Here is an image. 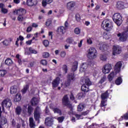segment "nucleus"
<instances>
[{
  "mask_svg": "<svg viewBox=\"0 0 128 128\" xmlns=\"http://www.w3.org/2000/svg\"><path fill=\"white\" fill-rule=\"evenodd\" d=\"M101 26L105 30H106V32L112 30V28H114L112 22L108 19H106L103 20Z\"/></svg>",
  "mask_w": 128,
  "mask_h": 128,
  "instance_id": "f257e3e1",
  "label": "nucleus"
},
{
  "mask_svg": "<svg viewBox=\"0 0 128 128\" xmlns=\"http://www.w3.org/2000/svg\"><path fill=\"white\" fill-rule=\"evenodd\" d=\"M62 106H67L70 110H72V105L70 104V101L68 94H66L63 96L62 100Z\"/></svg>",
  "mask_w": 128,
  "mask_h": 128,
  "instance_id": "f03ea898",
  "label": "nucleus"
},
{
  "mask_svg": "<svg viewBox=\"0 0 128 128\" xmlns=\"http://www.w3.org/2000/svg\"><path fill=\"white\" fill-rule=\"evenodd\" d=\"M26 14V10L24 8L17 10L16 14H18V22H24V16Z\"/></svg>",
  "mask_w": 128,
  "mask_h": 128,
  "instance_id": "7ed1b4c3",
  "label": "nucleus"
},
{
  "mask_svg": "<svg viewBox=\"0 0 128 128\" xmlns=\"http://www.w3.org/2000/svg\"><path fill=\"white\" fill-rule=\"evenodd\" d=\"M92 82H90V78L86 79L85 84H82L81 86V90L84 92H88L90 90L88 86H92Z\"/></svg>",
  "mask_w": 128,
  "mask_h": 128,
  "instance_id": "20e7f679",
  "label": "nucleus"
},
{
  "mask_svg": "<svg viewBox=\"0 0 128 128\" xmlns=\"http://www.w3.org/2000/svg\"><path fill=\"white\" fill-rule=\"evenodd\" d=\"M96 50L94 48H90L89 49L87 57L90 60H94L96 58Z\"/></svg>",
  "mask_w": 128,
  "mask_h": 128,
  "instance_id": "39448f33",
  "label": "nucleus"
},
{
  "mask_svg": "<svg viewBox=\"0 0 128 128\" xmlns=\"http://www.w3.org/2000/svg\"><path fill=\"white\" fill-rule=\"evenodd\" d=\"M112 20L115 24H117V26H120L122 24V16L120 13H115L112 16Z\"/></svg>",
  "mask_w": 128,
  "mask_h": 128,
  "instance_id": "423d86ee",
  "label": "nucleus"
},
{
  "mask_svg": "<svg viewBox=\"0 0 128 128\" xmlns=\"http://www.w3.org/2000/svg\"><path fill=\"white\" fill-rule=\"evenodd\" d=\"M40 114H42V110H40V107L37 106L34 111V118L36 122H40Z\"/></svg>",
  "mask_w": 128,
  "mask_h": 128,
  "instance_id": "0eeeda50",
  "label": "nucleus"
},
{
  "mask_svg": "<svg viewBox=\"0 0 128 128\" xmlns=\"http://www.w3.org/2000/svg\"><path fill=\"white\" fill-rule=\"evenodd\" d=\"M2 105L4 106L6 108H10L12 104V100L8 98L4 99L2 102Z\"/></svg>",
  "mask_w": 128,
  "mask_h": 128,
  "instance_id": "6e6552de",
  "label": "nucleus"
},
{
  "mask_svg": "<svg viewBox=\"0 0 128 128\" xmlns=\"http://www.w3.org/2000/svg\"><path fill=\"white\" fill-rule=\"evenodd\" d=\"M54 118L48 116L45 119V124L47 126H52V124H54Z\"/></svg>",
  "mask_w": 128,
  "mask_h": 128,
  "instance_id": "1a4fd4ad",
  "label": "nucleus"
},
{
  "mask_svg": "<svg viewBox=\"0 0 128 128\" xmlns=\"http://www.w3.org/2000/svg\"><path fill=\"white\" fill-rule=\"evenodd\" d=\"M110 70H112V64H108L104 66L102 72L103 74H108L110 72Z\"/></svg>",
  "mask_w": 128,
  "mask_h": 128,
  "instance_id": "9d476101",
  "label": "nucleus"
},
{
  "mask_svg": "<svg viewBox=\"0 0 128 128\" xmlns=\"http://www.w3.org/2000/svg\"><path fill=\"white\" fill-rule=\"evenodd\" d=\"M122 52V48L118 46H114L112 48V54L113 56H116L120 54Z\"/></svg>",
  "mask_w": 128,
  "mask_h": 128,
  "instance_id": "9b49d317",
  "label": "nucleus"
},
{
  "mask_svg": "<svg viewBox=\"0 0 128 128\" xmlns=\"http://www.w3.org/2000/svg\"><path fill=\"white\" fill-rule=\"evenodd\" d=\"M122 64L121 62H117V64H116L114 66V72L115 74H118L120 72V68H122Z\"/></svg>",
  "mask_w": 128,
  "mask_h": 128,
  "instance_id": "f8f14e48",
  "label": "nucleus"
},
{
  "mask_svg": "<svg viewBox=\"0 0 128 128\" xmlns=\"http://www.w3.org/2000/svg\"><path fill=\"white\" fill-rule=\"evenodd\" d=\"M60 77H56L54 79L52 82V88H58V84H60Z\"/></svg>",
  "mask_w": 128,
  "mask_h": 128,
  "instance_id": "ddd939ff",
  "label": "nucleus"
},
{
  "mask_svg": "<svg viewBox=\"0 0 128 128\" xmlns=\"http://www.w3.org/2000/svg\"><path fill=\"white\" fill-rule=\"evenodd\" d=\"M26 4L28 6H34L38 4V0H27Z\"/></svg>",
  "mask_w": 128,
  "mask_h": 128,
  "instance_id": "4468645a",
  "label": "nucleus"
},
{
  "mask_svg": "<svg viewBox=\"0 0 128 128\" xmlns=\"http://www.w3.org/2000/svg\"><path fill=\"white\" fill-rule=\"evenodd\" d=\"M74 6H76V2H74L72 1L67 3L66 8L70 10H72Z\"/></svg>",
  "mask_w": 128,
  "mask_h": 128,
  "instance_id": "2eb2a0df",
  "label": "nucleus"
},
{
  "mask_svg": "<svg viewBox=\"0 0 128 128\" xmlns=\"http://www.w3.org/2000/svg\"><path fill=\"white\" fill-rule=\"evenodd\" d=\"M100 107L101 108V110H103V112H105V110H108V108H106V101H104V100H101Z\"/></svg>",
  "mask_w": 128,
  "mask_h": 128,
  "instance_id": "dca6fc26",
  "label": "nucleus"
},
{
  "mask_svg": "<svg viewBox=\"0 0 128 128\" xmlns=\"http://www.w3.org/2000/svg\"><path fill=\"white\" fill-rule=\"evenodd\" d=\"M100 46V50H102V52H104V50H108V45L106 44H104V43L102 42L100 43L99 44Z\"/></svg>",
  "mask_w": 128,
  "mask_h": 128,
  "instance_id": "f3484780",
  "label": "nucleus"
},
{
  "mask_svg": "<svg viewBox=\"0 0 128 128\" xmlns=\"http://www.w3.org/2000/svg\"><path fill=\"white\" fill-rule=\"evenodd\" d=\"M110 96V94H108V91L106 90V92L102 93L101 94V98L102 100H106Z\"/></svg>",
  "mask_w": 128,
  "mask_h": 128,
  "instance_id": "a211bd4d",
  "label": "nucleus"
},
{
  "mask_svg": "<svg viewBox=\"0 0 128 128\" xmlns=\"http://www.w3.org/2000/svg\"><path fill=\"white\" fill-rule=\"evenodd\" d=\"M116 6L118 10H122L124 8V4L122 2L118 1L117 2Z\"/></svg>",
  "mask_w": 128,
  "mask_h": 128,
  "instance_id": "6ab92c4d",
  "label": "nucleus"
},
{
  "mask_svg": "<svg viewBox=\"0 0 128 128\" xmlns=\"http://www.w3.org/2000/svg\"><path fill=\"white\" fill-rule=\"evenodd\" d=\"M31 104L33 106H38V98L34 97L32 99Z\"/></svg>",
  "mask_w": 128,
  "mask_h": 128,
  "instance_id": "aec40b11",
  "label": "nucleus"
},
{
  "mask_svg": "<svg viewBox=\"0 0 128 128\" xmlns=\"http://www.w3.org/2000/svg\"><path fill=\"white\" fill-rule=\"evenodd\" d=\"M10 92L12 94H14L18 92V88L16 86H13L10 87Z\"/></svg>",
  "mask_w": 128,
  "mask_h": 128,
  "instance_id": "412c9836",
  "label": "nucleus"
},
{
  "mask_svg": "<svg viewBox=\"0 0 128 128\" xmlns=\"http://www.w3.org/2000/svg\"><path fill=\"white\" fill-rule=\"evenodd\" d=\"M78 62L77 61H75L74 62L73 65L71 68V70H72L73 72H76V70H78Z\"/></svg>",
  "mask_w": 128,
  "mask_h": 128,
  "instance_id": "4be33fe9",
  "label": "nucleus"
},
{
  "mask_svg": "<svg viewBox=\"0 0 128 128\" xmlns=\"http://www.w3.org/2000/svg\"><path fill=\"white\" fill-rule=\"evenodd\" d=\"M86 96V93L84 92H80L78 93L77 95L78 100H82V98H84Z\"/></svg>",
  "mask_w": 128,
  "mask_h": 128,
  "instance_id": "5701e85b",
  "label": "nucleus"
},
{
  "mask_svg": "<svg viewBox=\"0 0 128 128\" xmlns=\"http://www.w3.org/2000/svg\"><path fill=\"white\" fill-rule=\"evenodd\" d=\"M67 79L70 80H75V76L74 73H70L67 76Z\"/></svg>",
  "mask_w": 128,
  "mask_h": 128,
  "instance_id": "b1692460",
  "label": "nucleus"
},
{
  "mask_svg": "<svg viewBox=\"0 0 128 128\" xmlns=\"http://www.w3.org/2000/svg\"><path fill=\"white\" fill-rule=\"evenodd\" d=\"M115 84L116 86H120L122 84V78L121 76L118 77L115 80Z\"/></svg>",
  "mask_w": 128,
  "mask_h": 128,
  "instance_id": "393cba45",
  "label": "nucleus"
},
{
  "mask_svg": "<svg viewBox=\"0 0 128 128\" xmlns=\"http://www.w3.org/2000/svg\"><path fill=\"white\" fill-rule=\"evenodd\" d=\"M84 108V104L83 103H80L78 106L77 110L78 112H82Z\"/></svg>",
  "mask_w": 128,
  "mask_h": 128,
  "instance_id": "a878e982",
  "label": "nucleus"
},
{
  "mask_svg": "<svg viewBox=\"0 0 128 128\" xmlns=\"http://www.w3.org/2000/svg\"><path fill=\"white\" fill-rule=\"evenodd\" d=\"M66 29L64 26H61L58 28L57 32H62V34H64V32H66Z\"/></svg>",
  "mask_w": 128,
  "mask_h": 128,
  "instance_id": "bb28decb",
  "label": "nucleus"
},
{
  "mask_svg": "<svg viewBox=\"0 0 128 128\" xmlns=\"http://www.w3.org/2000/svg\"><path fill=\"white\" fill-rule=\"evenodd\" d=\"M114 72H112L108 76V80L110 82H112V81L114 80Z\"/></svg>",
  "mask_w": 128,
  "mask_h": 128,
  "instance_id": "cd10ccee",
  "label": "nucleus"
},
{
  "mask_svg": "<svg viewBox=\"0 0 128 128\" xmlns=\"http://www.w3.org/2000/svg\"><path fill=\"white\" fill-rule=\"evenodd\" d=\"M22 108L20 106H18L15 110V112L17 116H20L22 114Z\"/></svg>",
  "mask_w": 128,
  "mask_h": 128,
  "instance_id": "c85d7f7f",
  "label": "nucleus"
},
{
  "mask_svg": "<svg viewBox=\"0 0 128 128\" xmlns=\"http://www.w3.org/2000/svg\"><path fill=\"white\" fill-rule=\"evenodd\" d=\"M29 88H30V85L28 84H26V85L24 86V88L22 90V94H26V92H28Z\"/></svg>",
  "mask_w": 128,
  "mask_h": 128,
  "instance_id": "c756f323",
  "label": "nucleus"
},
{
  "mask_svg": "<svg viewBox=\"0 0 128 128\" xmlns=\"http://www.w3.org/2000/svg\"><path fill=\"white\" fill-rule=\"evenodd\" d=\"M12 60L10 58H8L6 60H5V64H6L7 66H10L12 64Z\"/></svg>",
  "mask_w": 128,
  "mask_h": 128,
  "instance_id": "7c9ffc66",
  "label": "nucleus"
},
{
  "mask_svg": "<svg viewBox=\"0 0 128 128\" xmlns=\"http://www.w3.org/2000/svg\"><path fill=\"white\" fill-rule=\"evenodd\" d=\"M22 100V96H20V94H17L15 96V98H14V102H20V100Z\"/></svg>",
  "mask_w": 128,
  "mask_h": 128,
  "instance_id": "2f4dec72",
  "label": "nucleus"
},
{
  "mask_svg": "<svg viewBox=\"0 0 128 128\" xmlns=\"http://www.w3.org/2000/svg\"><path fill=\"white\" fill-rule=\"evenodd\" d=\"M53 111L54 112V114H58L59 116H62V110H60L58 108H54L53 109Z\"/></svg>",
  "mask_w": 128,
  "mask_h": 128,
  "instance_id": "473e14b6",
  "label": "nucleus"
},
{
  "mask_svg": "<svg viewBox=\"0 0 128 128\" xmlns=\"http://www.w3.org/2000/svg\"><path fill=\"white\" fill-rule=\"evenodd\" d=\"M34 110V108L32 106H28V114H32V112Z\"/></svg>",
  "mask_w": 128,
  "mask_h": 128,
  "instance_id": "72a5a7b5",
  "label": "nucleus"
},
{
  "mask_svg": "<svg viewBox=\"0 0 128 128\" xmlns=\"http://www.w3.org/2000/svg\"><path fill=\"white\" fill-rule=\"evenodd\" d=\"M28 51L30 52V54H38V52L34 49H33V48L32 47H30L28 48Z\"/></svg>",
  "mask_w": 128,
  "mask_h": 128,
  "instance_id": "f704fd0d",
  "label": "nucleus"
},
{
  "mask_svg": "<svg viewBox=\"0 0 128 128\" xmlns=\"http://www.w3.org/2000/svg\"><path fill=\"white\" fill-rule=\"evenodd\" d=\"M40 64H42V66H48V61L46 60H42L40 62Z\"/></svg>",
  "mask_w": 128,
  "mask_h": 128,
  "instance_id": "c9c22d12",
  "label": "nucleus"
},
{
  "mask_svg": "<svg viewBox=\"0 0 128 128\" xmlns=\"http://www.w3.org/2000/svg\"><path fill=\"white\" fill-rule=\"evenodd\" d=\"M66 42L68 44H72L74 42V39H72V38L70 37L66 40Z\"/></svg>",
  "mask_w": 128,
  "mask_h": 128,
  "instance_id": "e433bc0d",
  "label": "nucleus"
},
{
  "mask_svg": "<svg viewBox=\"0 0 128 128\" xmlns=\"http://www.w3.org/2000/svg\"><path fill=\"white\" fill-rule=\"evenodd\" d=\"M106 76H104L102 78H101V79L98 82V84H104V82L106 81Z\"/></svg>",
  "mask_w": 128,
  "mask_h": 128,
  "instance_id": "4c0bfd02",
  "label": "nucleus"
},
{
  "mask_svg": "<svg viewBox=\"0 0 128 128\" xmlns=\"http://www.w3.org/2000/svg\"><path fill=\"white\" fill-rule=\"evenodd\" d=\"M75 18H76V20L77 22H80V14H76Z\"/></svg>",
  "mask_w": 128,
  "mask_h": 128,
  "instance_id": "58836bf2",
  "label": "nucleus"
},
{
  "mask_svg": "<svg viewBox=\"0 0 128 128\" xmlns=\"http://www.w3.org/2000/svg\"><path fill=\"white\" fill-rule=\"evenodd\" d=\"M74 32L76 34H80V29L78 28H76L74 30Z\"/></svg>",
  "mask_w": 128,
  "mask_h": 128,
  "instance_id": "ea45409f",
  "label": "nucleus"
},
{
  "mask_svg": "<svg viewBox=\"0 0 128 128\" xmlns=\"http://www.w3.org/2000/svg\"><path fill=\"white\" fill-rule=\"evenodd\" d=\"M42 56L44 58H48V56H50V54L48 52H44L42 54Z\"/></svg>",
  "mask_w": 128,
  "mask_h": 128,
  "instance_id": "a19ab883",
  "label": "nucleus"
},
{
  "mask_svg": "<svg viewBox=\"0 0 128 128\" xmlns=\"http://www.w3.org/2000/svg\"><path fill=\"white\" fill-rule=\"evenodd\" d=\"M43 44L46 48V46H48V44H50V42L48 40H44L43 41Z\"/></svg>",
  "mask_w": 128,
  "mask_h": 128,
  "instance_id": "79ce46f5",
  "label": "nucleus"
},
{
  "mask_svg": "<svg viewBox=\"0 0 128 128\" xmlns=\"http://www.w3.org/2000/svg\"><path fill=\"white\" fill-rule=\"evenodd\" d=\"M106 56L104 55H101L100 56V60H102L103 62H106Z\"/></svg>",
  "mask_w": 128,
  "mask_h": 128,
  "instance_id": "37998d69",
  "label": "nucleus"
},
{
  "mask_svg": "<svg viewBox=\"0 0 128 128\" xmlns=\"http://www.w3.org/2000/svg\"><path fill=\"white\" fill-rule=\"evenodd\" d=\"M62 70L64 72L65 74L68 72V66L66 64L63 65Z\"/></svg>",
  "mask_w": 128,
  "mask_h": 128,
  "instance_id": "c03bdc74",
  "label": "nucleus"
},
{
  "mask_svg": "<svg viewBox=\"0 0 128 128\" xmlns=\"http://www.w3.org/2000/svg\"><path fill=\"white\" fill-rule=\"evenodd\" d=\"M72 82V80L68 79H67L66 82H65V86H70V82Z\"/></svg>",
  "mask_w": 128,
  "mask_h": 128,
  "instance_id": "a18cd8bd",
  "label": "nucleus"
},
{
  "mask_svg": "<svg viewBox=\"0 0 128 128\" xmlns=\"http://www.w3.org/2000/svg\"><path fill=\"white\" fill-rule=\"evenodd\" d=\"M52 22V20L48 19L46 22V26H50Z\"/></svg>",
  "mask_w": 128,
  "mask_h": 128,
  "instance_id": "49530a36",
  "label": "nucleus"
},
{
  "mask_svg": "<svg viewBox=\"0 0 128 128\" xmlns=\"http://www.w3.org/2000/svg\"><path fill=\"white\" fill-rule=\"evenodd\" d=\"M57 120L59 122H64V117L63 116L58 117Z\"/></svg>",
  "mask_w": 128,
  "mask_h": 128,
  "instance_id": "de8ad7c7",
  "label": "nucleus"
},
{
  "mask_svg": "<svg viewBox=\"0 0 128 128\" xmlns=\"http://www.w3.org/2000/svg\"><path fill=\"white\" fill-rule=\"evenodd\" d=\"M6 75V70H0V76H4Z\"/></svg>",
  "mask_w": 128,
  "mask_h": 128,
  "instance_id": "09e8293b",
  "label": "nucleus"
},
{
  "mask_svg": "<svg viewBox=\"0 0 128 128\" xmlns=\"http://www.w3.org/2000/svg\"><path fill=\"white\" fill-rule=\"evenodd\" d=\"M66 52L62 51L60 52V56L61 58H64L66 56Z\"/></svg>",
  "mask_w": 128,
  "mask_h": 128,
  "instance_id": "8fccbe9b",
  "label": "nucleus"
},
{
  "mask_svg": "<svg viewBox=\"0 0 128 128\" xmlns=\"http://www.w3.org/2000/svg\"><path fill=\"white\" fill-rule=\"evenodd\" d=\"M8 40H4L2 42V44H3L4 46H8Z\"/></svg>",
  "mask_w": 128,
  "mask_h": 128,
  "instance_id": "3c124183",
  "label": "nucleus"
},
{
  "mask_svg": "<svg viewBox=\"0 0 128 128\" xmlns=\"http://www.w3.org/2000/svg\"><path fill=\"white\" fill-rule=\"evenodd\" d=\"M1 12H2V14H8V10L6 8H3L2 10H1Z\"/></svg>",
  "mask_w": 128,
  "mask_h": 128,
  "instance_id": "603ef678",
  "label": "nucleus"
},
{
  "mask_svg": "<svg viewBox=\"0 0 128 128\" xmlns=\"http://www.w3.org/2000/svg\"><path fill=\"white\" fill-rule=\"evenodd\" d=\"M30 128H34L36 126V124L34 122H31L30 123Z\"/></svg>",
  "mask_w": 128,
  "mask_h": 128,
  "instance_id": "864d4df0",
  "label": "nucleus"
},
{
  "mask_svg": "<svg viewBox=\"0 0 128 128\" xmlns=\"http://www.w3.org/2000/svg\"><path fill=\"white\" fill-rule=\"evenodd\" d=\"M48 112H50V110H48V106H46L45 108V114H48Z\"/></svg>",
  "mask_w": 128,
  "mask_h": 128,
  "instance_id": "5fc2aeb1",
  "label": "nucleus"
},
{
  "mask_svg": "<svg viewBox=\"0 0 128 128\" xmlns=\"http://www.w3.org/2000/svg\"><path fill=\"white\" fill-rule=\"evenodd\" d=\"M47 4L48 3H47L46 0H43L42 1V6H44V7L46 6V4Z\"/></svg>",
  "mask_w": 128,
  "mask_h": 128,
  "instance_id": "6e6d98bb",
  "label": "nucleus"
},
{
  "mask_svg": "<svg viewBox=\"0 0 128 128\" xmlns=\"http://www.w3.org/2000/svg\"><path fill=\"white\" fill-rule=\"evenodd\" d=\"M65 29L68 30V21H66L64 23V27Z\"/></svg>",
  "mask_w": 128,
  "mask_h": 128,
  "instance_id": "4d7b16f0",
  "label": "nucleus"
},
{
  "mask_svg": "<svg viewBox=\"0 0 128 128\" xmlns=\"http://www.w3.org/2000/svg\"><path fill=\"white\" fill-rule=\"evenodd\" d=\"M32 30V26H28L26 29L27 32H30Z\"/></svg>",
  "mask_w": 128,
  "mask_h": 128,
  "instance_id": "13d9d810",
  "label": "nucleus"
},
{
  "mask_svg": "<svg viewBox=\"0 0 128 128\" xmlns=\"http://www.w3.org/2000/svg\"><path fill=\"white\" fill-rule=\"evenodd\" d=\"M74 99L75 98L74 94H72V93H71L70 95V100H74Z\"/></svg>",
  "mask_w": 128,
  "mask_h": 128,
  "instance_id": "bf43d9fd",
  "label": "nucleus"
},
{
  "mask_svg": "<svg viewBox=\"0 0 128 128\" xmlns=\"http://www.w3.org/2000/svg\"><path fill=\"white\" fill-rule=\"evenodd\" d=\"M32 40H28V41H26V44L28 46H30L32 44Z\"/></svg>",
  "mask_w": 128,
  "mask_h": 128,
  "instance_id": "052dcab7",
  "label": "nucleus"
},
{
  "mask_svg": "<svg viewBox=\"0 0 128 128\" xmlns=\"http://www.w3.org/2000/svg\"><path fill=\"white\" fill-rule=\"evenodd\" d=\"M3 122L4 124H8V119H6V118H4L3 119Z\"/></svg>",
  "mask_w": 128,
  "mask_h": 128,
  "instance_id": "680f3d73",
  "label": "nucleus"
},
{
  "mask_svg": "<svg viewBox=\"0 0 128 128\" xmlns=\"http://www.w3.org/2000/svg\"><path fill=\"white\" fill-rule=\"evenodd\" d=\"M88 112H89L88 110L82 112V116H86V115L88 114Z\"/></svg>",
  "mask_w": 128,
  "mask_h": 128,
  "instance_id": "e2e57ef3",
  "label": "nucleus"
},
{
  "mask_svg": "<svg viewBox=\"0 0 128 128\" xmlns=\"http://www.w3.org/2000/svg\"><path fill=\"white\" fill-rule=\"evenodd\" d=\"M74 116L76 118H77V120H80V116H82V115L78 114H75Z\"/></svg>",
  "mask_w": 128,
  "mask_h": 128,
  "instance_id": "0e129e2a",
  "label": "nucleus"
},
{
  "mask_svg": "<svg viewBox=\"0 0 128 128\" xmlns=\"http://www.w3.org/2000/svg\"><path fill=\"white\" fill-rule=\"evenodd\" d=\"M14 2L16 4H18L20 2V0H14Z\"/></svg>",
  "mask_w": 128,
  "mask_h": 128,
  "instance_id": "69168bd1",
  "label": "nucleus"
},
{
  "mask_svg": "<svg viewBox=\"0 0 128 128\" xmlns=\"http://www.w3.org/2000/svg\"><path fill=\"white\" fill-rule=\"evenodd\" d=\"M96 125L94 124H92V125L90 126L88 128H96Z\"/></svg>",
  "mask_w": 128,
  "mask_h": 128,
  "instance_id": "338daca9",
  "label": "nucleus"
},
{
  "mask_svg": "<svg viewBox=\"0 0 128 128\" xmlns=\"http://www.w3.org/2000/svg\"><path fill=\"white\" fill-rule=\"evenodd\" d=\"M18 39L20 40H21V42H22V40H24V36H20Z\"/></svg>",
  "mask_w": 128,
  "mask_h": 128,
  "instance_id": "774afa93",
  "label": "nucleus"
}]
</instances>
